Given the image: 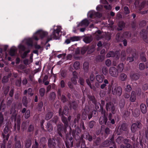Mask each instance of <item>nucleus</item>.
Masks as SVG:
<instances>
[{
  "mask_svg": "<svg viewBox=\"0 0 148 148\" xmlns=\"http://www.w3.org/2000/svg\"><path fill=\"white\" fill-rule=\"evenodd\" d=\"M61 30L60 27L58 26L56 29H54L52 34L49 36H48V33L45 31L41 30L37 31L36 32V34L38 36H39L40 38L42 39L44 38H46V41L45 44L48 43L50 40H52L53 38L54 39H58L59 38V34Z\"/></svg>",
  "mask_w": 148,
  "mask_h": 148,
  "instance_id": "f257e3e1",
  "label": "nucleus"
},
{
  "mask_svg": "<svg viewBox=\"0 0 148 148\" xmlns=\"http://www.w3.org/2000/svg\"><path fill=\"white\" fill-rule=\"evenodd\" d=\"M66 119L64 118L62 119V122L64 123V126L62 123H60L57 125V134L56 136L57 137L58 142L62 141V139L64 138V135L66 134L67 133V128L68 126V123L67 121H66Z\"/></svg>",
  "mask_w": 148,
  "mask_h": 148,
  "instance_id": "f03ea898",
  "label": "nucleus"
},
{
  "mask_svg": "<svg viewBox=\"0 0 148 148\" xmlns=\"http://www.w3.org/2000/svg\"><path fill=\"white\" fill-rule=\"evenodd\" d=\"M62 141L58 142L57 137L56 136L52 138H50L48 140V146L49 148H56L57 146H59Z\"/></svg>",
  "mask_w": 148,
  "mask_h": 148,
  "instance_id": "7ed1b4c3",
  "label": "nucleus"
},
{
  "mask_svg": "<svg viewBox=\"0 0 148 148\" xmlns=\"http://www.w3.org/2000/svg\"><path fill=\"white\" fill-rule=\"evenodd\" d=\"M106 109L107 111L110 112L113 115L115 114L116 111L114 105L111 102L106 103Z\"/></svg>",
  "mask_w": 148,
  "mask_h": 148,
  "instance_id": "20e7f679",
  "label": "nucleus"
},
{
  "mask_svg": "<svg viewBox=\"0 0 148 148\" xmlns=\"http://www.w3.org/2000/svg\"><path fill=\"white\" fill-rule=\"evenodd\" d=\"M122 89L120 86H115L112 89V93L117 96H121L122 94Z\"/></svg>",
  "mask_w": 148,
  "mask_h": 148,
  "instance_id": "39448f33",
  "label": "nucleus"
},
{
  "mask_svg": "<svg viewBox=\"0 0 148 148\" xmlns=\"http://www.w3.org/2000/svg\"><path fill=\"white\" fill-rule=\"evenodd\" d=\"M142 125L140 121H138L135 123L132 124L131 126V131L133 133H135L138 129H141Z\"/></svg>",
  "mask_w": 148,
  "mask_h": 148,
  "instance_id": "423d86ee",
  "label": "nucleus"
},
{
  "mask_svg": "<svg viewBox=\"0 0 148 148\" xmlns=\"http://www.w3.org/2000/svg\"><path fill=\"white\" fill-rule=\"evenodd\" d=\"M69 109L67 107H65L64 109H62V107L59 108V114L60 116H61V120L62 121V119L63 118H65L66 119V121H67V119L66 117L64 116V115H67L68 113Z\"/></svg>",
  "mask_w": 148,
  "mask_h": 148,
  "instance_id": "0eeeda50",
  "label": "nucleus"
},
{
  "mask_svg": "<svg viewBox=\"0 0 148 148\" xmlns=\"http://www.w3.org/2000/svg\"><path fill=\"white\" fill-rule=\"evenodd\" d=\"M124 145H122L120 146V148H133L131 145L132 142L130 139L125 138L123 140Z\"/></svg>",
  "mask_w": 148,
  "mask_h": 148,
  "instance_id": "6e6552de",
  "label": "nucleus"
},
{
  "mask_svg": "<svg viewBox=\"0 0 148 148\" xmlns=\"http://www.w3.org/2000/svg\"><path fill=\"white\" fill-rule=\"evenodd\" d=\"M127 125L125 123H123L119 126V130H118L117 133L120 135L123 131H127Z\"/></svg>",
  "mask_w": 148,
  "mask_h": 148,
  "instance_id": "1a4fd4ad",
  "label": "nucleus"
},
{
  "mask_svg": "<svg viewBox=\"0 0 148 148\" xmlns=\"http://www.w3.org/2000/svg\"><path fill=\"white\" fill-rule=\"evenodd\" d=\"M109 73L112 77H116L118 75L119 71L115 67H112L110 68Z\"/></svg>",
  "mask_w": 148,
  "mask_h": 148,
  "instance_id": "9d476101",
  "label": "nucleus"
},
{
  "mask_svg": "<svg viewBox=\"0 0 148 148\" xmlns=\"http://www.w3.org/2000/svg\"><path fill=\"white\" fill-rule=\"evenodd\" d=\"M112 114L111 112H109L108 114V118L109 121L108 122L107 125L109 126L110 123L112 125L115 123L116 117L115 116H112Z\"/></svg>",
  "mask_w": 148,
  "mask_h": 148,
  "instance_id": "9b49d317",
  "label": "nucleus"
},
{
  "mask_svg": "<svg viewBox=\"0 0 148 148\" xmlns=\"http://www.w3.org/2000/svg\"><path fill=\"white\" fill-rule=\"evenodd\" d=\"M148 32L145 29H143L140 32V36L143 38L144 41L148 43V37L147 36V33Z\"/></svg>",
  "mask_w": 148,
  "mask_h": 148,
  "instance_id": "f8f14e48",
  "label": "nucleus"
},
{
  "mask_svg": "<svg viewBox=\"0 0 148 148\" xmlns=\"http://www.w3.org/2000/svg\"><path fill=\"white\" fill-rule=\"evenodd\" d=\"M116 39L118 42H123V44L124 46H126L127 44V40L125 39H123V38L122 36H121L119 33H118L116 34Z\"/></svg>",
  "mask_w": 148,
  "mask_h": 148,
  "instance_id": "ddd939ff",
  "label": "nucleus"
},
{
  "mask_svg": "<svg viewBox=\"0 0 148 148\" xmlns=\"http://www.w3.org/2000/svg\"><path fill=\"white\" fill-rule=\"evenodd\" d=\"M14 148H23V146L21 144L20 140H18L16 136L14 137Z\"/></svg>",
  "mask_w": 148,
  "mask_h": 148,
  "instance_id": "4468645a",
  "label": "nucleus"
},
{
  "mask_svg": "<svg viewBox=\"0 0 148 148\" xmlns=\"http://www.w3.org/2000/svg\"><path fill=\"white\" fill-rule=\"evenodd\" d=\"M107 116H102L100 117L99 119V123L101 125H107L108 123Z\"/></svg>",
  "mask_w": 148,
  "mask_h": 148,
  "instance_id": "2eb2a0df",
  "label": "nucleus"
},
{
  "mask_svg": "<svg viewBox=\"0 0 148 148\" xmlns=\"http://www.w3.org/2000/svg\"><path fill=\"white\" fill-rule=\"evenodd\" d=\"M140 77L139 74L138 73H131L130 74V77L132 81H136Z\"/></svg>",
  "mask_w": 148,
  "mask_h": 148,
  "instance_id": "dca6fc26",
  "label": "nucleus"
},
{
  "mask_svg": "<svg viewBox=\"0 0 148 148\" xmlns=\"http://www.w3.org/2000/svg\"><path fill=\"white\" fill-rule=\"evenodd\" d=\"M87 53L88 54L92 53L95 50V46L94 45L86 46Z\"/></svg>",
  "mask_w": 148,
  "mask_h": 148,
  "instance_id": "f3484780",
  "label": "nucleus"
},
{
  "mask_svg": "<svg viewBox=\"0 0 148 148\" xmlns=\"http://www.w3.org/2000/svg\"><path fill=\"white\" fill-rule=\"evenodd\" d=\"M53 115V112L50 110H48L45 114V119L48 120L51 119Z\"/></svg>",
  "mask_w": 148,
  "mask_h": 148,
  "instance_id": "a211bd4d",
  "label": "nucleus"
},
{
  "mask_svg": "<svg viewBox=\"0 0 148 148\" xmlns=\"http://www.w3.org/2000/svg\"><path fill=\"white\" fill-rule=\"evenodd\" d=\"M104 78L105 77L103 75H98L95 77L96 80L99 83H102L103 82V80L104 79Z\"/></svg>",
  "mask_w": 148,
  "mask_h": 148,
  "instance_id": "6ab92c4d",
  "label": "nucleus"
},
{
  "mask_svg": "<svg viewBox=\"0 0 148 148\" xmlns=\"http://www.w3.org/2000/svg\"><path fill=\"white\" fill-rule=\"evenodd\" d=\"M140 110L143 114H145L147 112V108L145 104L142 103L140 106Z\"/></svg>",
  "mask_w": 148,
  "mask_h": 148,
  "instance_id": "aec40b11",
  "label": "nucleus"
},
{
  "mask_svg": "<svg viewBox=\"0 0 148 148\" xmlns=\"http://www.w3.org/2000/svg\"><path fill=\"white\" fill-rule=\"evenodd\" d=\"M78 105L75 101H73L70 103V107L71 109H73L76 110L78 107Z\"/></svg>",
  "mask_w": 148,
  "mask_h": 148,
  "instance_id": "412c9836",
  "label": "nucleus"
},
{
  "mask_svg": "<svg viewBox=\"0 0 148 148\" xmlns=\"http://www.w3.org/2000/svg\"><path fill=\"white\" fill-rule=\"evenodd\" d=\"M125 23L123 21H120L118 23V27L117 28L118 31H121L125 26Z\"/></svg>",
  "mask_w": 148,
  "mask_h": 148,
  "instance_id": "4be33fe9",
  "label": "nucleus"
},
{
  "mask_svg": "<svg viewBox=\"0 0 148 148\" xmlns=\"http://www.w3.org/2000/svg\"><path fill=\"white\" fill-rule=\"evenodd\" d=\"M28 93L29 95L31 97L33 96L34 95V93L32 92V90L31 88H29L27 90H25L23 92V94L25 95Z\"/></svg>",
  "mask_w": 148,
  "mask_h": 148,
  "instance_id": "5701e85b",
  "label": "nucleus"
},
{
  "mask_svg": "<svg viewBox=\"0 0 148 148\" xmlns=\"http://www.w3.org/2000/svg\"><path fill=\"white\" fill-rule=\"evenodd\" d=\"M136 99V95L135 92L132 91L131 93L130 97V101L132 102H134Z\"/></svg>",
  "mask_w": 148,
  "mask_h": 148,
  "instance_id": "b1692460",
  "label": "nucleus"
},
{
  "mask_svg": "<svg viewBox=\"0 0 148 148\" xmlns=\"http://www.w3.org/2000/svg\"><path fill=\"white\" fill-rule=\"evenodd\" d=\"M45 128L46 129V131H48L49 132H51L53 130L52 125L49 122H48L47 125H46Z\"/></svg>",
  "mask_w": 148,
  "mask_h": 148,
  "instance_id": "393cba45",
  "label": "nucleus"
},
{
  "mask_svg": "<svg viewBox=\"0 0 148 148\" xmlns=\"http://www.w3.org/2000/svg\"><path fill=\"white\" fill-rule=\"evenodd\" d=\"M89 24V22L87 19H85L83 20L79 24V25L82 26L83 25L87 26Z\"/></svg>",
  "mask_w": 148,
  "mask_h": 148,
  "instance_id": "a878e982",
  "label": "nucleus"
},
{
  "mask_svg": "<svg viewBox=\"0 0 148 148\" xmlns=\"http://www.w3.org/2000/svg\"><path fill=\"white\" fill-rule=\"evenodd\" d=\"M65 143L66 148H70V147H72L73 146V141H71L70 140H66Z\"/></svg>",
  "mask_w": 148,
  "mask_h": 148,
  "instance_id": "bb28decb",
  "label": "nucleus"
},
{
  "mask_svg": "<svg viewBox=\"0 0 148 148\" xmlns=\"http://www.w3.org/2000/svg\"><path fill=\"white\" fill-rule=\"evenodd\" d=\"M84 138L90 142L92 140V136L90 135L89 133H87L85 134Z\"/></svg>",
  "mask_w": 148,
  "mask_h": 148,
  "instance_id": "cd10ccee",
  "label": "nucleus"
},
{
  "mask_svg": "<svg viewBox=\"0 0 148 148\" xmlns=\"http://www.w3.org/2000/svg\"><path fill=\"white\" fill-rule=\"evenodd\" d=\"M16 51V49L14 47H12L10 49L9 52L10 55L12 56H14L15 54V53Z\"/></svg>",
  "mask_w": 148,
  "mask_h": 148,
  "instance_id": "c85d7f7f",
  "label": "nucleus"
},
{
  "mask_svg": "<svg viewBox=\"0 0 148 148\" xmlns=\"http://www.w3.org/2000/svg\"><path fill=\"white\" fill-rule=\"evenodd\" d=\"M92 38L91 37L85 36L83 39L84 41L86 44L90 43L92 40Z\"/></svg>",
  "mask_w": 148,
  "mask_h": 148,
  "instance_id": "c756f323",
  "label": "nucleus"
},
{
  "mask_svg": "<svg viewBox=\"0 0 148 148\" xmlns=\"http://www.w3.org/2000/svg\"><path fill=\"white\" fill-rule=\"evenodd\" d=\"M25 143L26 148H29L31 147L32 145V141L29 138L26 139L25 141Z\"/></svg>",
  "mask_w": 148,
  "mask_h": 148,
  "instance_id": "7c9ffc66",
  "label": "nucleus"
},
{
  "mask_svg": "<svg viewBox=\"0 0 148 148\" xmlns=\"http://www.w3.org/2000/svg\"><path fill=\"white\" fill-rule=\"evenodd\" d=\"M88 110H84V111L83 112L82 115V120H85L88 116Z\"/></svg>",
  "mask_w": 148,
  "mask_h": 148,
  "instance_id": "2f4dec72",
  "label": "nucleus"
},
{
  "mask_svg": "<svg viewBox=\"0 0 148 148\" xmlns=\"http://www.w3.org/2000/svg\"><path fill=\"white\" fill-rule=\"evenodd\" d=\"M77 129L78 130H79V132H81L80 128L82 129L83 130H84L86 129L85 127L84 123L83 121L81 120V122L80 124V128L78 127L77 126Z\"/></svg>",
  "mask_w": 148,
  "mask_h": 148,
  "instance_id": "473e14b6",
  "label": "nucleus"
},
{
  "mask_svg": "<svg viewBox=\"0 0 148 148\" xmlns=\"http://www.w3.org/2000/svg\"><path fill=\"white\" fill-rule=\"evenodd\" d=\"M16 105L13 104L12 105L10 109V114H16Z\"/></svg>",
  "mask_w": 148,
  "mask_h": 148,
  "instance_id": "72a5a7b5",
  "label": "nucleus"
},
{
  "mask_svg": "<svg viewBox=\"0 0 148 148\" xmlns=\"http://www.w3.org/2000/svg\"><path fill=\"white\" fill-rule=\"evenodd\" d=\"M46 140V138L45 137H42L40 138V142H43L44 143H41V145H42V148H46L47 145L45 143Z\"/></svg>",
  "mask_w": 148,
  "mask_h": 148,
  "instance_id": "f704fd0d",
  "label": "nucleus"
},
{
  "mask_svg": "<svg viewBox=\"0 0 148 148\" xmlns=\"http://www.w3.org/2000/svg\"><path fill=\"white\" fill-rule=\"evenodd\" d=\"M34 130V125L32 124H30L29 125V126H28L27 130V131L28 132H33Z\"/></svg>",
  "mask_w": 148,
  "mask_h": 148,
  "instance_id": "c9c22d12",
  "label": "nucleus"
},
{
  "mask_svg": "<svg viewBox=\"0 0 148 148\" xmlns=\"http://www.w3.org/2000/svg\"><path fill=\"white\" fill-rule=\"evenodd\" d=\"M22 103L24 106L27 107V106L28 101L26 96L23 97L22 99Z\"/></svg>",
  "mask_w": 148,
  "mask_h": 148,
  "instance_id": "e433bc0d",
  "label": "nucleus"
},
{
  "mask_svg": "<svg viewBox=\"0 0 148 148\" xmlns=\"http://www.w3.org/2000/svg\"><path fill=\"white\" fill-rule=\"evenodd\" d=\"M111 142L110 141L106 140L102 143L101 145L103 147H106L109 146Z\"/></svg>",
  "mask_w": 148,
  "mask_h": 148,
  "instance_id": "4c0bfd02",
  "label": "nucleus"
},
{
  "mask_svg": "<svg viewBox=\"0 0 148 148\" xmlns=\"http://www.w3.org/2000/svg\"><path fill=\"white\" fill-rule=\"evenodd\" d=\"M34 143L32 146V148H42L39 146V143L37 141L36 139H34Z\"/></svg>",
  "mask_w": 148,
  "mask_h": 148,
  "instance_id": "58836bf2",
  "label": "nucleus"
},
{
  "mask_svg": "<svg viewBox=\"0 0 148 148\" xmlns=\"http://www.w3.org/2000/svg\"><path fill=\"white\" fill-rule=\"evenodd\" d=\"M134 54L130 55L128 56L127 60L129 62H132L134 60Z\"/></svg>",
  "mask_w": 148,
  "mask_h": 148,
  "instance_id": "ea45409f",
  "label": "nucleus"
},
{
  "mask_svg": "<svg viewBox=\"0 0 148 148\" xmlns=\"http://www.w3.org/2000/svg\"><path fill=\"white\" fill-rule=\"evenodd\" d=\"M104 83L102 84L100 86V88L101 89H104L105 88L107 84H109V82L107 79H105L103 81Z\"/></svg>",
  "mask_w": 148,
  "mask_h": 148,
  "instance_id": "a19ab883",
  "label": "nucleus"
},
{
  "mask_svg": "<svg viewBox=\"0 0 148 148\" xmlns=\"http://www.w3.org/2000/svg\"><path fill=\"white\" fill-rule=\"evenodd\" d=\"M116 54V53L112 51H110L107 54L106 57L108 58L114 57Z\"/></svg>",
  "mask_w": 148,
  "mask_h": 148,
  "instance_id": "79ce46f5",
  "label": "nucleus"
},
{
  "mask_svg": "<svg viewBox=\"0 0 148 148\" xmlns=\"http://www.w3.org/2000/svg\"><path fill=\"white\" fill-rule=\"evenodd\" d=\"M124 69V65L123 63H120L117 66V69L119 72H122Z\"/></svg>",
  "mask_w": 148,
  "mask_h": 148,
  "instance_id": "37998d69",
  "label": "nucleus"
},
{
  "mask_svg": "<svg viewBox=\"0 0 148 148\" xmlns=\"http://www.w3.org/2000/svg\"><path fill=\"white\" fill-rule=\"evenodd\" d=\"M127 78V75L124 73L121 74L119 77L120 79L122 81L126 80Z\"/></svg>",
  "mask_w": 148,
  "mask_h": 148,
  "instance_id": "c03bdc74",
  "label": "nucleus"
},
{
  "mask_svg": "<svg viewBox=\"0 0 148 148\" xmlns=\"http://www.w3.org/2000/svg\"><path fill=\"white\" fill-rule=\"evenodd\" d=\"M98 111L100 112L101 114L103 115V116L104 115L105 116H106L108 115L107 114L106 115V111L103 109V106H101V108H100V109L98 110Z\"/></svg>",
  "mask_w": 148,
  "mask_h": 148,
  "instance_id": "a18cd8bd",
  "label": "nucleus"
},
{
  "mask_svg": "<svg viewBox=\"0 0 148 148\" xmlns=\"http://www.w3.org/2000/svg\"><path fill=\"white\" fill-rule=\"evenodd\" d=\"M101 139L99 137H97L96 139L94 141V143L96 146L99 145L101 143Z\"/></svg>",
  "mask_w": 148,
  "mask_h": 148,
  "instance_id": "49530a36",
  "label": "nucleus"
},
{
  "mask_svg": "<svg viewBox=\"0 0 148 148\" xmlns=\"http://www.w3.org/2000/svg\"><path fill=\"white\" fill-rule=\"evenodd\" d=\"M6 134L7 135H5V134H4V133H2V135L3 138L4 139V140L7 141L8 140L10 134L9 133H7Z\"/></svg>",
  "mask_w": 148,
  "mask_h": 148,
  "instance_id": "de8ad7c7",
  "label": "nucleus"
},
{
  "mask_svg": "<svg viewBox=\"0 0 148 148\" xmlns=\"http://www.w3.org/2000/svg\"><path fill=\"white\" fill-rule=\"evenodd\" d=\"M102 71L104 75H106L108 74V68L106 66H104L102 68Z\"/></svg>",
  "mask_w": 148,
  "mask_h": 148,
  "instance_id": "09e8293b",
  "label": "nucleus"
},
{
  "mask_svg": "<svg viewBox=\"0 0 148 148\" xmlns=\"http://www.w3.org/2000/svg\"><path fill=\"white\" fill-rule=\"evenodd\" d=\"M88 98L89 99L92 101L93 103L94 104L96 103L97 102V100L95 99L94 96L89 95Z\"/></svg>",
  "mask_w": 148,
  "mask_h": 148,
  "instance_id": "8fccbe9b",
  "label": "nucleus"
},
{
  "mask_svg": "<svg viewBox=\"0 0 148 148\" xmlns=\"http://www.w3.org/2000/svg\"><path fill=\"white\" fill-rule=\"evenodd\" d=\"M45 90L44 88H41L39 90V93L41 97H43L45 93Z\"/></svg>",
  "mask_w": 148,
  "mask_h": 148,
  "instance_id": "3c124183",
  "label": "nucleus"
},
{
  "mask_svg": "<svg viewBox=\"0 0 148 148\" xmlns=\"http://www.w3.org/2000/svg\"><path fill=\"white\" fill-rule=\"evenodd\" d=\"M104 59V57L103 56L98 55L97 56L96 59L97 61L99 62H102Z\"/></svg>",
  "mask_w": 148,
  "mask_h": 148,
  "instance_id": "603ef678",
  "label": "nucleus"
},
{
  "mask_svg": "<svg viewBox=\"0 0 148 148\" xmlns=\"http://www.w3.org/2000/svg\"><path fill=\"white\" fill-rule=\"evenodd\" d=\"M60 75L62 77L64 78L66 77L67 75V72L64 70H61L60 71Z\"/></svg>",
  "mask_w": 148,
  "mask_h": 148,
  "instance_id": "864d4df0",
  "label": "nucleus"
},
{
  "mask_svg": "<svg viewBox=\"0 0 148 148\" xmlns=\"http://www.w3.org/2000/svg\"><path fill=\"white\" fill-rule=\"evenodd\" d=\"M43 106V102L42 101L40 102L38 104L37 108L39 111H41Z\"/></svg>",
  "mask_w": 148,
  "mask_h": 148,
  "instance_id": "5fc2aeb1",
  "label": "nucleus"
},
{
  "mask_svg": "<svg viewBox=\"0 0 148 148\" xmlns=\"http://www.w3.org/2000/svg\"><path fill=\"white\" fill-rule=\"evenodd\" d=\"M17 130L18 131L20 129V123H21V119L19 117H18L17 119Z\"/></svg>",
  "mask_w": 148,
  "mask_h": 148,
  "instance_id": "6e6d98bb",
  "label": "nucleus"
},
{
  "mask_svg": "<svg viewBox=\"0 0 148 148\" xmlns=\"http://www.w3.org/2000/svg\"><path fill=\"white\" fill-rule=\"evenodd\" d=\"M61 97V100L63 103H65L68 101L67 99L64 95H62Z\"/></svg>",
  "mask_w": 148,
  "mask_h": 148,
  "instance_id": "4d7b16f0",
  "label": "nucleus"
},
{
  "mask_svg": "<svg viewBox=\"0 0 148 148\" xmlns=\"http://www.w3.org/2000/svg\"><path fill=\"white\" fill-rule=\"evenodd\" d=\"M9 86L6 87L5 88L3 93L4 94V95L6 96L9 91Z\"/></svg>",
  "mask_w": 148,
  "mask_h": 148,
  "instance_id": "13d9d810",
  "label": "nucleus"
},
{
  "mask_svg": "<svg viewBox=\"0 0 148 148\" xmlns=\"http://www.w3.org/2000/svg\"><path fill=\"white\" fill-rule=\"evenodd\" d=\"M73 66L76 69H78L79 68V63L78 61L75 62L73 64Z\"/></svg>",
  "mask_w": 148,
  "mask_h": 148,
  "instance_id": "bf43d9fd",
  "label": "nucleus"
},
{
  "mask_svg": "<svg viewBox=\"0 0 148 148\" xmlns=\"http://www.w3.org/2000/svg\"><path fill=\"white\" fill-rule=\"evenodd\" d=\"M96 122L94 121H92L90 122L88 126L90 128H92L95 124Z\"/></svg>",
  "mask_w": 148,
  "mask_h": 148,
  "instance_id": "052dcab7",
  "label": "nucleus"
},
{
  "mask_svg": "<svg viewBox=\"0 0 148 148\" xmlns=\"http://www.w3.org/2000/svg\"><path fill=\"white\" fill-rule=\"evenodd\" d=\"M29 52L30 50H28L24 51L23 53L21 55V58L23 59L25 58L26 57L27 53Z\"/></svg>",
  "mask_w": 148,
  "mask_h": 148,
  "instance_id": "680f3d73",
  "label": "nucleus"
},
{
  "mask_svg": "<svg viewBox=\"0 0 148 148\" xmlns=\"http://www.w3.org/2000/svg\"><path fill=\"white\" fill-rule=\"evenodd\" d=\"M27 44L29 46L32 47L33 46V42L31 39H28L26 42Z\"/></svg>",
  "mask_w": 148,
  "mask_h": 148,
  "instance_id": "e2e57ef3",
  "label": "nucleus"
},
{
  "mask_svg": "<svg viewBox=\"0 0 148 148\" xmlns=\"http://www.w3.org/2000/svg\"><path fill=\"white\" fill-rule=\"evenodd\" d=\"M80 39L79 37L76 36H74L73 37H71L70 38V40L71 41H77L79 40Z\"/></svg>",
  "mask_w": 148,
  "mask_h": 148,
  "instance_id": "0e129e2a",
  "label": "nucleus"
},
{
  "mask_svg": "<svg viewBox=\"0 0 148 148\" xmlns=\"http://www.w3.org/2000/svg\"><path fill=\"white\" fill-rule=\"evenodd\" d=\"M145 66L144 64L142 63H140L139 65V69L140 70H143L145 68Z\"/></svg>",
  "mask_w": 148,
  "mask_h": 148,
  "instance_id": "69168bd1",
  "label": "nucleus"
},
{
  "mask_svg": "<svg viewBox=\"0 0 148 148\" xmlns=\"http://www.w3.org/2000/svg\"><path fill=\"white\" fill-rule=\"evenodd\" d=\"M30 112L29 110H27L24 116L25 118L26 119H27L30 116Z\"/></svg>",
  "mask_w": 148,
  "mask_h": 148,
  "instance_id": "338daca9",
  "label": "nucleus"
},
{
  "mask_svg": "<svg viewBox=\"0 0 148 148\" xmlns=\"http://www.w3.org/2000/svg\"><path fill=\"white\" fill-rule=\"evenodd\" d=\"M140 58L141 61L142 62H145L147 61L146 58L144 54L141 55L140 57Z\"/></svg>",
  "mask_w": 148,
  "mask_h": 148,
  "instance_id": "774afa93",
  "label": "nucleus"
}]
</instances>
